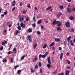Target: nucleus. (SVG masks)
<instances>
[{"mask_svg":"<svg viewBox=\"0 0 75 75\" xmlns=\"http://www.w3.org/2000/svg\"><path fill=\"white\" fill-rule=\"evenodd\" d=\"M46 56H47V55L45 54H44L43 55L40 54L39 56V58H44L46 57Z\"/></svg>","mask_w":75,"mask_h":75,"instance_id":"1","label":"nucleus"},{"mask_svg":"<svg viewBox=\"0 0 75 75\" xmlns=\"http://www.w3.org/2000/svg\"><path fill=\"white\" fill-rule=\"evenodd\" d=\"M58 23H59V21H56V20H54L52 24L53 25H55V24H58Z\"/></svg>","mask_w":75,"mask_h":75,"instance_id":"2","label":"nucleus"},{"mask_svg":"<svg viewBox=\"0 0 75 75\" xmlns=\"http://www.w3.org/2000/svg\"><path fill=\"white\" fill-rule=\"evenodd\" d=\"M26 32L27 33H32V29L31 28H30L29 29H28L26 30Z\"/></svg>","mask_w":75,"mask_h":75,"instance_id":"3","label":"nucleus"},{"mask_svg":"<svg viewBox=\"0 0 75 75\" xmlns=\"http://www.w3.org/2000/svg\"><path fill=\"white\" fill-rule=\"evenodd\" d=\"M37 60H38V56H36L35 57L33 61L34 62H36Z\"/></svg>","mask_w":75,"mask_h":75,"instance_id":"4","label":"nucleus"},{"mask_svg":"<svg viewBox=\"0 0 75 75\" xmlns=\"http://www.w3.org/2000/svg\"><path fill=\"white\" fill-rule=\"evenodd\" d=\"M69 22H68L67 23L65 24L66 27H70V25H69Z\"/></svg>","mask_w":75,"mask_h":75,"instance_id":"5","label":"nucleus"},{"mask_svg":"<svg viewBox=\"0 0 75 75\" xmlns=\"http://www.w3.org/2000/svg\"><path fill=\"white\" fill-rule=\"evenodd\" d=\"M13 52L14 54H16L17 53V49L16 48H14L13 50Z\"/></svg>","mask_w":75,"mask_h":75,"instance_id":"6","label":"nucleus"},{"mask_svg":"<svg viewBox=\"0 0 75 75\" xmlns=\"http://www.w3.org/2000/svg\"><path fill=\"white\" fill-rule=\"evenodd\" d=\"M50 57H49L47 60L48 63L49 64H51V60H50Z\"/></svg>","mask_w":75,"mask_h":75,"instance_id":"7","label":"nucleus"},{"mask_svg":"<svg viewBox=\"0 0 75 75\" xmlns=\"http://www.w3.org/2000/svg\"><path fill=\"white\" fill-rule=\"evenodd\" d=\"M21 26L23 28H25V25L23 24V23L22 22L21 24Z\"/></svg>","mask_w":75,"mask_h":75,"instance_id":"8","label":"nucleus"},{"mask_svg":"<svg viewBox=\"0 0 75 75\" xmlns=\"http://www.w3.org/2000/svg\"><path fill=\"white\" fill-rule=\"evenodd\" d=\"M63 55H64V54L63 53H61L60 56V57L61 60H62V58H63Z\"/></svg>","mask_w":75,"mask_h":75,"instance_id":"9","label":"nucleus"},{"mask_svg":"<svg viewBox=\"0 0 75 75\" xmlns=\"http://www.w3.org/2000/svg\"><path fill=\"white\" fill-rule=\"evenodd\" d=\"M67 11L69 13H71V12H72V11L71 10V9L70 8H67Z\"/></svg>","mask_w":75,"mask_h":75,"instance_id":"10","label":"nucleus"},{"mask_svg":"<svg viewBox=\"0 0 75 75\" xmlns=\"http://www.w3.org/2000/svg\"><path fill=\"white\" fill-rule=\"evenodd\" d=\"M30 71L31 73H34L35 72V70H33V69L32 68H30Z\"/></svg>","mask_w":75,"mask_h":75,"instance_id":"11","label":"nucleus"},{"mask_svg":"<svg viewBox=\"0 0 75 75\" xmlns=\"http://www.w3.org/2000/svg\"><path fill=\"white\" fill-rule=\"evenodd\" d=\"M65 75H69V71L68 70H66V71Z\"/></svg>","mask_w":75,"mask_h":75,"instance_id":"12","label":"nucleus"},{"mask_svg":"<svg viewBox=\"0 0 75 75\" xmlns=\"http://www.w3.org/2000/svg\"><path fill=\"white\" fill-rule=\"evenodd\" d=\"M69 20H73L75 18L74 16H71L69 18Z\"/></svg>","mask_w":75,"mask_h":75,"instance_id":"13","label":"nucleus"},{"mask_svg":"<svg viewBox=\"0 0 75 75\" xmlns=\"http://www.w3.org/2000/svg\"><path fill=\"white\" fill-rule=\"evenodd\" d=\"M62 25V23L61 22H59L58 23V24H57V26L58 27H61Z\"/></svg>","mask_w":75,"mask_h":75,"instance_id":"14","label":"nucleus"},{"mask_svg":"<svg viewBox=\"0 0 75 75\" xmlns=\"http://www.w3.org/2000/svg\"><path fill=\"white\" fill-rule=\"evenodd\" d=\"M19 21L20 22H21V21H24V18L23 17H21L19 19Z\"/></svg>","mask_w":75,"mask_h":75,"instance_id":"15","label":"nucleus"},{"mask_svg":"<svg viewBox=\"0 0 75 75\" xmlns=\"http://www.w3.org/2000/svg\"><path fill=\"white\" fill-rule=\"evenodd\" d=\"M3 62H7V60L5 58L4 59L2 60Z\"/></svg>","mask_w":75,"mask_h":75,"instance_id":"16","label":"nucleus"},{"mask_svg":"<svg viewBox=\"0 0 75 75\" xmlns=\"http://www.w3.org/2000/svg\"><path fill=\"white\" fill-rule=\"evenodd\" d=\"M70 43L71 45V46H72L73 47L74 46V44L73 43V42H72V40H70Z\"/></svg>","mask_w":75,"mask_h":75,"instance_id":"17","label":"nucleus"},{"mask_svg":"<svg viewBox=\"0 0 75 75\" xmlns=\"http://www.w3.org/2000/svg\"><path fill=\"white\" fill-rule=\"evenodd\" d=\"M37 43H36L35 44L33 45V49H35L36 47H37Z\"/></svg>","mask_w":75,"mask_h":75,"instance_id":"18","label":"nucleus"},{"mask_svg":"<svg viewBox=\"0 0 75 75\" xmlns=\"http://www.w3.org/2000/svg\"><path fill=\"white\" fill-rule=\"evenodd\" d=\"M55 45V43L54 42H52V43L50 45L49 47H52V46H53V45Z\"/></svg>","mask_w":75,"mask_h":75,"instance_id":"19","label":"nucleus"},{"mask_svg":"<svg viewBox=\"0 0 75 75\" xmlns=\"http://www.w3.org/2000/svg\"><path fill=\"white\" fill-rule=\"evenodd\" d=\"M12 5L13 7H14V6H15V5H16V1L14 0L13 1V4H12Z\"/></svg>","mask_w":75,"mask_h":75,"instance_id":"20","label":"nucleus"},{"mask_svg":"<svg viewBox=\"0 0 75 75\" xmlns=\"http://www.w3.org/2000/svg\"><path fill=\"white\" fill-rule=\"evenodd\" d=\"M60 40L59 39V38H55V41L56 42H58V41H60Z\"/></svg>","mask_w":75,"mask_h":75,"instance_id":"21","label":"nucleus"},{"mask_svg":"<svg viewBox=\"0 0 75 75\" xmlns=\"http://www.w3.org/2000/svg\"><path fill=\"white\" fill-rule=\"evenodd\" d=\"M21 72V70H19L18 71L17 73L18 74H20Z\"/></svg>","mask_w":75,"mask_h":75,"instance_id":"22","label":"nucleus"},{"mask_svg":"<svg viewBox=\"0 0 75 75\" xmlns=\"http://www.w3.org/2000/svg\"><path fill=\"white\" fill-rule=\"evenodd\" d=\"M74 31L75 30H74V29L73 28H71L70 29V32L71 33H72V32Z\"/></svg>","mask_w":75,"mask_h":75,"instance_id":"23","label":"nucleus"},{"mask_svg":"<svg viewBox=\"0 0 75 75\" xmlns=\"http://www.w3.org/2000/svg\"><path fill=\"white\" fill-rule=\"evenodd\" d=\"M41 20H39V21H38L37 22V24H41Z\"/></svg>","mask_w":75,"mask_h":75,"instance_id":"24","label":"nucleus"},{"mask_svg":"<svg viewBox=\"0 0 75 75\" xmlns=\"http://www.w3.org/2000/svg\"><path fill=\"white\" fill-rule=\"evenodd\" d=\"M20 33V31H19V30H16V35H18V33Z\"/></svg>","mask_w":75,"mask_h":75,"instance_id":"25","label":"nucleus"},{"mask_svg":"<svg viewBox=\"0 0 75 75\" xmlns=\"http://www.w3.org/2000/svg\"><path fill=\"white\" fill-rule=\"evenodd\" d=\"M47 67L48 68H51V65H50V64H47Z\"/></svg>","mask_w":75,"mask_h":75,"instance_id":"26","label":"nucleus"},{"mask_svg":"<svg viewBox=\"0 0 75 75\" xmlns=\"http://www.w3.org/2000/svg\"><path fill=\"white\" fill-rule=\"evenodd\" d=\"M51 8H52V6H49L47 8H46V10H50V9H51Z\"/></svg>","mask_w":75,"mask_h":75,"instance_id":"27","label":"nucleus"},{"mask_svg":"<svg viewBox=\"0 0 75 75\" xmlns=\"http://www.w3.org/2000/svg\"><path fill=\"white\" fill-rule=\"evenodd\" d=\"M29 41L30 43H31V42H32V40L31 38H30L29 39Z\"/></svg>","mask_w":75,"mask_h":75,"instance_id":"28","label":"nucleus"},{"mask_svg":"<svg viewBox=\"0 0 75 75\" xmlns=\"http://www.w3.org/2000/svg\"><path fill=\"white\" fill-rule=\"evenodd\" d=\"M71 37L70 36L68 38H67V41H69L70 40H71Z\"/></svg>","mask_w":75,"mask_h":75,"instance_id":"29","label":"nucleus"},{"mask_svg":"<svg viewBox=\"0 0 75 75\" xmlns=\"http://www.w3.org/2000/svg\"><path fill=\"white\" fill-rule=\"evenodd\" d=\"M38 66L39 67H41V66H42V64H41V62H39L38 64Z\"/></svg>","mask_w":75,"mask_h":75,"instance_id":"30","label":"nucleus"},{"mask_svg":"<svg viewBox=\"0 0 75 75\" xmlns=\"http://www.w3.org/2000/svg\"><path fill=\"white\" fill-rule=\"evenodd\" d=\"M13 53V52L11 51H9L8 52V55H10L11 54H12Z\"/></svg>","mask_w":75,"mask_h":75,"instance_id":"31","label":"nucleus"},{"mask_svg":"<svg viewBox=\"0 0 75 75\" xmlns=\"http://www.w3.org/2000/svg\"><path fill=\"white\" fill-rule=\"evenodd\" d=\"M64 45H67V41H64Z\"/></svg>","mask_w":75,"mask_h":75,"instance_id":"32","label":"nucleus"},{"mask_svg":"<svg viewBox=\"0 0 75 75\" xmlns=\"http://www.w3.org/2000/svg\"><path fill=\"white\" fill-rule=\"evenodd\" d=\"M57 30H58V31H61L62 29L61 28H60V27H59L57 28Z\"/></svg>","mask_w":75,"mask_h":75,"instance_id":"33","label":"nucleus"},{"mask_svg":"<svg viewBox=\"0 0 75 75\" xmlns=\"http://www.w3.org/2000/svg\"><path fill=\"white\" fill-rule=\"evenodd\" d=\"M25 57V55H24L23 56H22L21 58V60H23L24 59V57Z\"/></svg>","mask_w":75,"mask_h":75,"instance_id":"34","label":"nucleus"},{"mask_svg":"<svg viewBox=\"0 0 75 75\" xmlns=\"http://www.w3.org/2000/svg\"><path fill=\"white\" fill-rule=\"evenodd\" d=\"M33 27H36V25H35V23H33L32 24Z\"/></svg>","mask_w":75,"mask_h":75,"instance_id":"35","label":"nucleus"},{"mask_svg":"<svg viewBox=\"0 0 75 75\" xmlns=\"http://www.w3.org/2000/svg\"><path fill=\"white\" fill-rule=\"evenodd\" d=\"M57 70H56L53 72V74L54 75H55V74H57Z\"/></svg>","mask_w":75,"mask_h":75,"instance_id":"36","label":"nucleus"},{"mask_svg":"<svg viewBox=\"0 0 75 75\" xmlns=\"http://www.w3.org/2000/svg\"><path fill=\"white\" fill-rule=\"evenodd\" d=\"M38 68V65L37 64H36L35 65V69H37Z\"/></svg>","mask_w":75,"mask_h":75,"instance_id":"37","label":"nucleus"},{"mask_svg":"<svg viewBox=\"0 0 75 75\" xmlns=\"http://www.w3.org/2000/svg\"><path fill=\"white\" fill-rule=\"evenodd\" d=\"M40 33H41L39 31H37V34H38V35H40Z\"/></svg>","mask_w":75,"mask_h":75,"instance_id":"38","label":"nucleus"},{"mask_svg":"<svg viewBox=\"0 0 75 75\" xmlns=\"http://www.w3.org/2000/svg\"><path fill=\"white\" fill-rule=\"evenodd\" d=\"M59 8L61 9V10L63 9L64 8V7H63V6H60L59 7Z\"/></svg>","mask_w":75,"mask_h":75,"instance_id":"39","label":"nucleus"},{"mask_svg":"<svg viewBox=\"0 0 75 75\" xmlns=\"http://www.w3.org/2000/svg\"><path fill=\"white\" fill-rule=\"evenodd\" d=\"M67 63L68 64H71V62H70V61H69V60H67Z\"/></svg>","mask_w":75,"mask_h":75,"instance_id":"40","label":"nucleus"},{"mask_svg":"<svg viewBox=\"0 0 75 75\" xmlns=\"http://www.w3.org/2000/svg\"><path fill=\"white\" fill-rule=\"evenodd\" d=\"M18 28L19 30H21V27L20 26H18Z\"/></svg>","mask_w":75,"mask_h":75,"instance_id":"41","label":"nucleus"},{"mask_svg":"<svg viewBox=\"0 0 75 75\" xmlns=\"http://www.w3.org/2000/svg\"><path fill=\"white\" fill-rule=\"evenodd\" d=\"M18 67H19V66L18 65H17L15 67H14V69H17V68H18Z\"/></svg>","mask_w":75,"mask_h":75,"instance_id":"42","label":"nucleus"},{"mask_svg":"<svg viewBox=\"0 0 75 75\" xmlns=\"http://www.w3.org/2000/svg\"><path fill=\"white\" fill-rule=\"evenodd\" d=\"M47 45L46 44L45 45H44V46L43 47V48L44 49H45V48L46 47H47Z\"/></svg>","mask_w":75,"mask_h":75,"instance_id":"43","label":"nucleus"},{"mask_svg":"<svg viewBox=\"0 0 75 75\" xmlns=\"http://www.w3.org/2000/svg\"><path fill=\"white\" fill-rule=\"evenodd\" d=\"M19 6H20V7H21V6H23V3L21 2L19 4Z\"/></svg>","mask_w":75,"mask_h":75,"instance_id":"44","label":"nucleus"},{"mask_svg":"<svg viewBox=\"0 0 75 75\" xmlns=\"http://www.w3.org/2000/svg\"><path fill=\"white\" fill-rule=\"evenodd\" d=\"M40 72L41 74H42V70L41 69H40Z\"/></svg>","mask_w":75,"mask_h":75,"instance_id":"45","label":"nucleus"},{"mask_svg":"<svg viewBox=\"0 0 75 75\" xmlns=\"http://www.w3.org/2000/svg\"><path fill=\"white\" fill-rule=\"evenodd\" d=\"M15 8H16V7H14L12 9V11H14V10H15Z\"/></svg>","mask_w":75,"mask_h":75,"instance_id":"46","label":"nucleus"},{"mask_svg":"<svg viewBox=\"0 0 75 75\" xmlns=\"http://www.w3.org/2000/svg\"><path fill=\"white\" fill-rule=\"evenodd\" d=\"M7 14V11H6L4 13V15H6V14Z\"/></svg>","mask_w":75,"mask_h":75,"instance_id":"47","label":"nucleus"},{"mask_svg":"<svg viewBox=\"0 0 75 75\" xmlns=\"http://www.w3.org/2000/svg\"><path fill=\"white\" fill-rule=\"evenodd\" d=\"M58 75H64V73H62L61 74L60 73H59L58 74Z\"/></svg>","mask_w":75,"mask_h":75,"instance_id":"48","label":"nucleus"},{"mask_svg":"<svg viewBox=\"0 0 75 75\" xmlns=\"http://www.w3.org/2000/svg\"><path fill=\"white\" fill-rule=\"evenodd\" d=\"M3 50V46H2L0 48V50Z\"/></svg>","mask_w":75,"mask_h":75,"instance_id":"49","label":"nucleus"},{"mask_svg":"<svg viewBox=\"0 0 75 75\" xmlns=\"http://www.w3.org/2000/svg\"><path fill=\"white\" fill-rule=\"evenodd\" d=\"M57 17L59 18V17H60V15L59 14H57Z\"/></svg>","mask_w":75,"mask_h":75,"instance_id":"50","label":"nucleus"},{"mask_svg":"<svg viewBox=\"0 0 75 75\" xmlns=\"http://www.w3.org/2000/svg\"><path fill=\"white\" fill-rule=\"evenodd\" d=\"M27 6L28 8H31V6H30V4L28 5Z\"/></svg>","mask_w":75,"mask_h":75,"instance_id":"51","label":"nucleus"},{"mask_svg":"<svg viewBox=\"0 0 75 75\" xmlns=\"http://www.w3.org/2000/svg\"><path fill=\"white\" fill-rule=\"evenodd\" d=\"M28 39H29V38H31V36L30 35L28 36Z\"/></svg>","mask_w":75,"mask_h":75,"instance_id":"52","label":"nucleus"},{"mask_svg":"<svg viewBox=\"0 0 75 75\" xmlns=\"http://www.w3.org/2000/svg\"><path fill=\"white\" fill-rule=\"evenodd\" d=\"M25 20L26 21H29V19L28 18H26Z\"/></svg>","mask_w":75,"mask_h":75,"instance_id":"53","label":"nucleus"},{"mask_svg":"<svg viewBox=\"0 0 75 75\" xmlns=\"http://www.w3.org/2000/svg\"><path fill=\"white\" fill-rule=\"evenodd\" d=\"M12 62H13V59L11 58V63H12Z\"/></svg>","mask_w":75,"mask_h":75,"instance_id":"54","label":"nucleus"},{"mask_svg":"<svg viewBox=\"0 0 75 75\" xmlns=\"http://www.w3.org/2000/svg\"><path fill=\"white\" fill-rule=\"evenodd\" d=\"M33 20L34 21H35V16H34L33 18Z\"/></svg>","mask_w":75,"mask_h":75,"instance_id":"55","label":"nucleus"},{"mask_svg":"<svg viewBox=\"0 0 75 75\" xmlns=\"http://www.w3.org/2000/svg\"><path fill=\"white\" fill-rule=\"evenodd\" d=\"M41 30H43L44 29V26H41Z\"/></svg>","mask_w":75,"mask_h":75,"instance_id":"56","label":"nucleus"},{"mask_svg":"<svg viewBox=\"0 0 75 75\" xmlns=\"http://www.w3.org/2000/svg\"><path fill=\"white\" fill-rule=\"evenodd\" d=\"M59 50H62V48L61 47H59Z\"/></svg>","mask_w":75,"mask_h":75,"instance_id":"57","label":"nucleus"},{"mask_svg":"<svg viewBox=\"0 0 75 75\" xmlns=\"http://www.w3.org/2000/svg\"><path fill=\"white\" fill-rule=\"evenodd\" d=\"M25 13H26V12L25 11H24L23 12V14H25Z\"/></svg>","mask_w":75,"mask_h":75,"instance_id":"58","label":"nucleus"},{"mask_svg":"<svg viewBox=\"0 0 75 75\" xmlns=\"http://www.w3.org/2000/svg\"><path fill=\"white\" fill-rule=\"evenodd\" d=\"M66 55H67V56H69V52H67L66 54Z\"/></svg>","mask_w":75,"mask_h":75,"instance_id":"59","label":"nucleus"},{"mask_svg":"<svg viewBox=\"0 0 75 75\" xmlns=\"http://www.w3.org/2000/svg\"><path fill=\"white\" fill-rule=\"evenodd\" d=\"M2 10V9L1 8V7H0V13H1V10Z\"/></svg>","mask_w":75,"mask_h":75,"instance_id":"60","label":"nucleus"},{"mask_svg":"<svg viewBox=\"0 0 75 75\" xmlns=\"http://www.w3.org/2000/svg\"><path fill=\"white\" fill-rule=\"evenodd\" d=\"M2 45H5V43L4 42H3L2 43Z\"/></svg>","mask_w":75,"mask_h":75,"instance_id":"61","label":"nucleus"},{"mask_svg":"<svg viewBox=\"0 0 75 75\" xmlns=\"http://www.w3.org/2000/svg\"><path fill=\"white\" fill-rule=\"evenodd\" d=\"M73 42L75 43V38H74L73 40Z\"/></svg>","mask_w":75,"mask_h":75,"instance_id":"62","label":"nucleus"},{"mask_svg":"<svg viewBox=\"0 0 75 75\" xmlns=\"http://www.w3.org/2000/svg\"><path fill=\"white\" fill-rule=\"evenodd\" d=\"M5 44H7V41H6V40H5L4 42Z\"/></svg>","mask_w":75,"mask_h":75,"instance_id":"63","label":"nucleus"},{"mask_svg":"<svg viewBox=\"0 0 75 75\" xmlns=\"http://www.w3.org/2000/svg\"><path fill=\"white\" fill-rule=\"evenodd\" d=\"M72 10L73 11H75V8H74L72 9Z\"/></svg>","mask_w":75,"mask_h":75,"instance_id":"64","label":"nucleus"}]
</instances>
